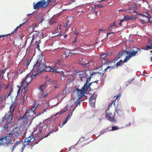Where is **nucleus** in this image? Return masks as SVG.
I'll return each instance as SVG.
<instances>
[{"instance_id": "nucleus-49", "label": "nucleus", "mask_w": 152, "mask_h": 152, "mask_svg": "<svg viewBox=\"0 0 152 152\" xmlns=\"http://www.w3.org/2000/svg\"><path fill=\"white\" fill-rule=\"evenodd\" d=\"M51 0H48V5L50 3H53L54 2V1H53V2H51Z\"/></svg>"}, {"instance_id": "nucleus-53", "label": "nucleus", "mask_w": 152, "mask_h": 152, "mask_svg": "<svg viewBox=\"0 0 152 152\" xmlns=\"http://www.w3.org/2000/svg\"><path fill=\"white\" fill-rule=\"evenodd\" d=\"M125 20H126L125 18V17H124V18L122 20H121L120 21H122V22H123L125 21Z\"/></svg>"}, {"instance_id": "nucleus-19", "label": "nucleus", "mask_w": 152, "mask_h": 152, "mask_svg": "<svg viewBox=\"0 0 152 152\" xmlns=\"http://www.w3.org/2000/svg\"><path fill=\"white\" fill-rule=\"evenodd\" d=\"M7 134L8 135L5 136V138H6V142H7V144H9L12 142V140L11 138V137L12 136H10V135L8 134V133H7Z\"/></svg>"}, {"instance_id": "nucleus-17", "label": "nucleus", "mask_w": 152, "mask_h": 152, "mask_svg": "<svg viewBox=\"0 0 152 152\" xmlns=\"http://www.w3.org/2000/svg\"><path fill=\"white\" fill-rule=\"evenodd\" d=\"M66 77L67 78V82L69 83L73 81L75 79V77L73 74L68 75Z\"/></svg>"}, {"instance_id": "nucleus-33", "label": "nucleus", "mask_w": 152, "mask_h": 152, "mask_svg": "<svg viewBox=\"0 0 152 152\" xmlns=\"http://www.w3.org/2000/svg\"><path fill=\"white\" fill-rule=\"evenodd\" d=\"M11 91L9 92L8 94H7L4 97H2V100L3 101L5 100L7 98L8 96L10 95Z\"/></svg>"}, {"instance_id": "nucleus-43", "label": "nucleus", "mask_w": 152, "mask_h": 152, "mask_svg": "<svg viewBox=\"0 0 152 152\" xmlns=\"http://www.w3.org/2000/svg\"><path fill=\"white\" fill-rule=\"evenodd\" d=\"M146 48L147 49H152V45L149 46L147 45L146 46Z\"/></svg>"}, {"instance_id": "nucleus-2", "label": "nucleus", "mask_w": 152, "mask_h": 152, "mask_svg": "<svg viewBox=\"0 0 152 152\" xmlns=\"http://www.w3.org/2000/svg\"><path fill=\"white\" fill-rule=\"evenodd\" d=\"M37 106L38 105H36L35 104L26 110L25 114L23 116L20 117L19 120L21 121L22 120L24 122V124H26L28 126H29L34 118L43 113L46 110V109H44L42 112L38 113V114L34 116V114H36L35 110L37 108Z\"/></svg>"}, {"instance_id": "nucleus-60", "label": "nucleus", "mask_w": 152, "mask_h": 152, "mask_svg": "<svg viewBox=\"0 0 152 152\" xmlns=\"http://www.w3.org/2000/svg\"><path fill=\"white\" fill-rule=\"evenodd\" d=\"M113 25H114V26H116V24L115 22L113 23Z\"/></svg>"}, {"instance_id": "nucleus-29", "label": "nucleus", "mask_w": 152, "mask_h": 152, "mask_svg": "<svg viewBox=\"0 0 152 152\" xmlns=\"http://www.w3.org/2000/svg\"><path fill=\"white\" fill-rule=\"evenodd\" d=\"M71 24V23L69 22V20H67L66 22L64 24V26L65 27H69Z\"/></svg>"}, {"instance_id": "nucleus-50", "label": "nucleus", "mask_w": 152, "mask_h": 152, "mask_svg": "<svg viewBox=\"0 0 152 152\" xmlns=\"http://www.w3.org/2000/svg\"><path fill=\"white\" fill-rule=\"evenodd\" d=\"M120 110L119 109H118L117 108L116 110L115 111L117 112V113L118 114H119V111Z\"/></svg>"}, {"instance_id": "nucleus-39", "label": "nucleus", "mask_w": 152, "mask_h": 152, "mask_svg": "<svg viewBox=\"0 0 152 152\" xmlns=\"http://www.w3.org/2000/svg\"><path fill=\"white\" fill-rule=\"evenodd\" d=\"M101 57L102 58L105 59L107 58V55L105 54H103L101 55Z\"/></svg>"}, {"instance_id": "nucleus-57", "label": "nucleus", "mask_w": 152, "mask_h": 152, "mask_svg": "<svg viewBox=\"0 0 152 152\" xmlns=\"http://www.w3.org/2000/svg\"><path fill=\"white\" fill-rule=\"evenodd\" d=\"M70 114H69L67 117L66 118V119H67V120H68V119L70 117Z\"/></svg>"}, {"instance_id": "nucleus-27", "label": "nucleus", "mask_w": 152, "mask_h": 152, "mask_svg": "<svg viewBox=\"0 0 152 152\" xmlns=\"http://www.w3.org/2000/svg\"><path fill=\"white\" fill-rule=\"evenodd\" d=\"M31 61V60L28 57V58H27L26 60L25 61V65L26 66H28L29 64H30Z\"/></svg>"}, {"instance_id": "nucleus-28", "label": "nucleus", "mask_w": 152, "mask_h": 152, "mask_svg": "<svg viewBox=\"0 0 152 152\" xmlns=\"http://www.w3.org/2000/svg\"><path fill=\"white\" fill-rule=\"evenodd\" d=\"M47 31L46 30H43L42 31V34L43 37H45L47 36Z\"/></svg>"}, {"instance_id": "nucleus-31", "label": "nucleus", "mask_w": 152, "mask_h": 152, "mask_svg": "<svg viewBox=\"0 0 152 152\" xmlns=\"http://www.w3.org/2000/svg\"><path fill=\"white\" fill-rule=\"evenodd\" d=\"M124 17L126 20H128L133 19V17H130L127 15H126V16H124Z\"/></svg>"}, {"instance_id": "nucleus-46", "label": "nucleus", "mask_w": 152, "mask_h": 152, "mask_svg": "<svg viewBox=\"0 0 152 152\" xmlns=\"http://www.w3.org/2000/svg\"><path fill=\"white\" fill-rule=\"evenodd\" d=\"M8 34H5V35H0V36L1 38V37H6L7 36H8Z\"/></svg>"}, {"instance_id": "nucleus-21", "label": "nucleus", "mask_w": 152, "mask_h": 152, "mask_svg": "<svg viewBox=\"0 0 152 152\" xmlns=\"http://www.w3.org/2000/svg\"><path fill=\"white\" fill-rule=\"evenodd\" d=\"M57 20H56L55 18H52L49 21V23L50 25L52 24L55 25Z\"/></svg>"}, {"instance_id": "nucleus-22", "label": "nucleus", "mask_w": 152, "mask_h": 152, "mask_svg": "<svg viewBox=\"0 0 152 152\" xmlns=\"http://www.w3.org/2000/svg\"><path fill=\"white\" fill-rule=\"evenodd\" d=\"M79 48H77L75 49H71L69 51V53L73 55H75L77 54V51H78V49Z\"/></svg>"}, {"instance_id": "nucleus-37", "label": "nucleus", "mask_w": 152, "mask_h": 152, "mask_svg": "<svg viewBox=\"0 0 152 152\" xmlns=\"http://www.w3.org/2000/svg\"><path fill=\"white\" fill-rule=\"evenodd\" d=\"M39 42H37V44H35L36 48H37L38 50H39V44L40 43V40H39Z\"/></svg>"}, {"instance_id": "nucleus-4", "label": "nucleus", "mask_w": 152, "mask_h": 152, "mask_svg": "<svg viewBox=\"0 0 152 152\" xmlns=\"http://www.w3.org/2000/svg\"><path fill=\"white\" fill-rule=\"evenodd\" d=\"M33 79L32 77L30 75H27L23 79V81L21 83L20 87H23V89L22 90L23 91V94H22L23 96L21 97V99L23 100L24 102L27 99V96H25V93L27 92V88L28 86L29 83L31 82Z\"/></svg>"}, {"instance_id": "nucleus-56", "label": "nucleus", "mask_w": 152, "mask_h": 152, "mask_svg": "<svg viewBox=\"0 0 152 152\" xmlns=\"http://www.w3.org/2000/svg\"><path fill=\"white\" fill-rule=\"evenodd\" d=\"M35 39V35L34 34L32 36V41L33 40H34V39Z\"/></svg>"}, {"instance_id": "nucleus-16", "label": "nucleus", "mask_w": 152, "mask_h": 152, "mask_svg": "<svg viewBox=\"0 0 152 152\" xmlns=\"http://www.w3.org/2000/svg\"><path fill=\"white\" fill-rule=\"evenodd\" d=\"M78 77L81 81H86V80L85 77V75L84 72H80L79 73L78 75Z\"/></svg>"}, {"instance_id": "nucleus-11", "label": "nucleus", "mask_w": 152, "mask_h": 152, "mask_svg": "<svg viewBox=\"0 0 152 152\" xmlns=\"http://www.w3.org/2000/svg\"><path fill=\"white\" fill-rule=\"evenodd\" d=\"M41 1H38L37 3L34 4V8L35 10H38L39 8L42 7L43 8L46 7V5L45 6L46 1L45 0H40Z\"/></svg>"}, {"instance_id": "nucleus-9", "label": "nucleus", "mask_w": 152, "mask_h": 152, "mask_svg": "<svg viewBox=\"0 0 152 152\" xmlns=\"http://www.w3.org/2000/svg\"><path fill=\"white\" fill-rule=\"evenodd\" d=\"M151 11H147L146 12H144L143 14H140V15L142 16L143 19L142 20L145 22H151L152 20L151 17L150 15V12Z\"/></svg>"}, {"instance_id": "nucleus-64", "label": "nucleus", "mask_w": 152, "mask_h": 152, "mask_svg": "<svg viewBox=\"0 0 152 152\" xmlns=\"http://www.w3.org/2000/svg\"><path fill=\"white\" fill-rule=\"evenodd\" d=\"M124 53L123 52H121L120 53V54L121 56Z\"/></svg>"}, {"instance_id": "nucleus-3", "label": "nucleus", "mask_w": 152, "mask_h": 152, "mask_svg": "<svg viewBox=\"0 0 152 152\" xmlns=\"http://www.w3.org/2000/svg\"><path fill=\"white\" fill-rule=\"evenodd\" d=\"M14 109L13 108L12 110L10 111L3 118V121L6 119L7 123L3 127L4 130L5 131H7L8 132L11 130L10 129L12 127V119L13 113Z\"/></svg>"}, {"instance_id": "nucleus-32", "label": "nucleus", "mask_w": 152, "mask_h": 152, "mask_svg": "<svg viewBox=\"0 0 152 152\" xmlns=\"http://www.w3.org/2000/svg\"><path fill=\"white\" fill-rule=\"evenodd\" d=\"M123 62H124V60L123 61L122 60H120L119 62H118L115 65V66L116 67L118 66H120L121 65Z\"/></svg>"}, {"instance_id": "nucleus-35", "label": "nucleus", "mask_w": 152, "mask_h": 152, "mask_svg": "<svg viewBox=\"0 0 152 152\" xmlns=\"http://www.w3.org/2000/svg\"><path fill=\"white\" fill-rule=\"evenodd\" d=\"M112 128V130L113 131V130H118L119 129V127L116 126H112L111 127Z\"/></svg>"}, {"instance_id": "nucleus-58", "label": "nucleus", "mask_w": 152, "mask_h": 152, "mask_svg": "<svg viewBox=\"0 0 152 152\" xmlns=\"http://www.w3.org/2000/svg\"><path fill=\"white\" fill-rule=\"evenodd\" d=\"M105 132L104 131V130L100 132V134H103Z\"/></svg>"}, {"instance_id": "nucleus-18", "label": "nucleus", "mask_w": 152, "mask_h": 152, "mask_svg": "<svg viewBox=\"0 0 152 152\" xmlns=\"http://www.w3.org/2000/svg\"><path fill=\"white\" fill-rule=\"evenodd\" d=\"M6 138L5 137H1L0 138V145H4L5 144L7 145V142L6 140Z\"/></svg>"}, {"instance_id": "nucleus-14", "label": "nucleus", "mask_w": 152, "mask_h": 152, "mask_svg": "<svg viewBox=\"0 0 152 152\" xmlns=\"http://www.w3.org/2000/svg\"><path fill=\"white\" fill-rule=\"evenodd\" d=\"M22 142L21 140H19L17 141L15 143L14 145L11 148L12 151H13L15 149H18L19 148L20 146L21 145V143Z\"/></svg>"}, {"instance_id": "nucleus-59", "label": "nucleus", "mask_w": 152, "mask_h": 152, "mask_svg": "<svg viewBox=\"0 0 152 152\" xmlns=\"http://www.w3.org/2000/svg\"><path fill=\"white\" fill-rule=\"evenodd\" d=\"M122 21H120V22L119 23V24L120 25V26H122Z\"/></svg>"}, {"instance_id": "nucleus-62", "label": "nucleus", "mask_w": 152, "mask_h": 152, "mask_svg": "<svg viewBox=\"0 0 152 152\" xmlns=\"http://www.w3.org/2000/svg\"><path fill=\"white\" fill-rule=\"evenodd\" d=\"M52 131H50L49 133H48V136L50 134V133H52Z\"/></svg>"}, {"instance_id": "nucleus-41", "label": "nucleus", "mask_w": 152, "mask_h": 152, "mask_svg": "<svg viewBox=\"0 0 152 152\" xmlns=\"http://www.w3.org/2000/svg\"><path fill=\"white\" fill-rule=\"evenodd\" d=\"M113 104L114 105H115V101H113V102H112L109 105L108 107H109V108L110 107H111ZM108 109L109 110V109H108Z\"/></svg>"}, {"instance_id": "nucleus-45", "label": "nucleus", "mask_w": 152, "mask_h": 152, "mask_svg": "<svg viewBox=\"0 0 152 152\" xmlns=\"http://www.w3.org/2000/svg\"><path fill=\"white\" fill-rule=\"evenodd\" d=\"M68 120L66 119H65V121H63V123L62 124V126L64 125V124H65L67 121Z\"/></svg>"}, {"instance_id": "nucleus-40", "label": "nucleus", "mask_w": 152, "mask_h": 152, "mask_svg": "<svg viewBox=\"0 0 152 152\" xmlns=\"http://www.w3.org/2000/svg\"><path fill=\"white\" fill-rule=\"evenodd\" d=\"M81 64L83 67L88 66L89 65V64L88 63H82Z\"/></svg>"}, {"instance_id": "nucleus-48", "label": "nucleus", "mask_w": 152, "mask_h": 152, "mask_svg": "<svg viewBox=\"0 0 152 152\" xmlns=\"http://www.w3.org/2000/svg\"><path fill=\"white\" fill-rule=\"evenodd\" d=\"M12 105H13V104H12L11 105H10V110L9 111V112L10 111H11V110H12L13 108H14V107H13V108L12 110H11V109H12Z\"/></svg>"}, {"instance_id": "nucleus-36", "label": "nucleus", "mask_w": 152, "mask_h": 152, "mask_svg": "<svg viewBox=\"0 0 152 152\" xmlns=\"http://www.w3.org/2000/svg\"><path fill=\"white\" fill-rule=\"evenodd\" d=\"M94 95V94L92 95V96H91V98H90V99H89V102L90 103H91V102H92V101H93L94 102H95V99H94L93 98V97Z\"/></svg>"}, {"instance_id": "nucleus-24", "label": "nucleus", "mask_w": 152, "mask_h": 152, "mask_svg": "<svg viewBox=\"0 0 152 152\" xmlns=\"http://www.w3.org/2000/svg\"><path fill=\"white\" fill-rule=\"evenodd\" d=\"M39 73H40V72L38 70H37V71L34 72L30 75L32 77L33 79H34L36 77V76L38 75Z\"/></svg>"}, {"instance_id": "nucleus-44", "label": "nucleus", "mask_w": 152, "mask_h": 152, "mask_svg": "<svg viewBox=\"0 0 152 152\" xmlns=\"http://www.w3.org/2000/svg\"><path fill=\"white\" fill-rule=\"evenodd\" d=\"M56 65L58 66L60 65L61 64L60 61H57V63L55 64Z\"/></svg>"}, {"instance_id": "nucleus-7", "label": "nucleus", "mask_w": 152, "mask_h": 152, "mask_svg": "<svg viewBox=\"0 0 152 152\" xmlns=\"http://www.w3.org/2000/svg\"><path fill=\"white\" fill-rule=\"evenodd\" d=\"M47 86L48 85H47V81L45 82L44 84H42L39 86V98H44L48 96V93L45 94L43 95V91Z\"/></svg>"}, {"instance_id": "nucleus-1", "label": "nucleus", "mask_w": 152, "mask_h": 152, "mask_svg": "<svg viewBox=\"0 0 152 152\" xmlns=\"http://www.w3.org/2000/svg\"><path fill=\"white\" fill-rule=\"evenodd\" d=\"M84 72L86 78L87 79L86 82L84 84V85L82 87L81 89L77 88L75 90L78 94V96H79L78 99H81L85 96V94L88 91L89 87L92 88V89L94 90H96L99 88L97 86L98 82L99 81L98 80L89 83L91 78L94 77L95 76L103 75V73L99 72H96L91 73V71L89 70H86Z\"/></svg>"}, {"instance_id": "nucleus-63", "label": "nucleus", "mask_w": 152, "mask_h": 152, "mask_svg": "<svg viewBox=\"0 0 152 152\" xmlns=\"http://www.w3.org/2000/svg\"><path fill=\"white\" fill-rule=\"evenodd\" d=\"M140 0H134V1L138 2Z\"/></svg>"}, {"instance_id": "nucleus-10", "label": "nucleus", "mask_w": 152, "mask_h": 152, "mask_svg": "<svg viewBox=\"0 0 152 152\" xmlns=\"http://www.w3.org/2000/svg\"><path fill=\"white\" fill-rule=\"evenodd\" d=\"M35 138H34L33 136L30 135L28 137L25 139L24 144L23 145L21 149L22 152H23L26 146L29 145L30 142L33 141L35 139Z\"/></svg>"}, {"instance_id": "nucleus-26", "label": "nucleus", "mask_w": 152, "mask_h": 152, "mask_svg": "<svg viewBox=\"0 0 152 152\" xmlns=\"http://www.w3.org/2000/svg\"><path fill=\"white\" fill-rule=\"evenodd\" d=\"M135 7H132L129 8L126 10L128 12L132 13L135 12Z\"/></svg>"}, {"instance_id": "nucleus-51", "label": "nucleus", "mask_w": 152, "mask_h": 152, "mask_svg": "<svg viewBox=\"0 0 152 152\" xmlns=\"http://www.w3.org/2000/svg\"><path fill=\"white\" fill-rule=\"evenodd\" d=\"M114 26L113 23H111L110 25V28H112Z\"/></svg>"}, {"instance_id": "nucleus-25", "label": "nucleus", "mask_w": 152, "mask_h": 152, "mask_svg": "<svg viewBox=\"0 0 152 152\" xmlns=\"http://www.w3.org/2000/svg\"><path fill=\"white\" fill-rule=\"evenodd\" d=\"M62 69L60 70V71L61 72H60L59 73H60V75H61V79H63L64 80H65V77H67V75L66 74H65L64 72H63L62 70Z\"/></svg>"}, {"instance_id": "nucleus-52", "label": "nucleus", "mask_w": 152, "mask_h": 152, "mask_svg": "<svg viewBox=\"0 0 152 152\" xmlns=\"http://www.w3.org/2000/svg\"><path fill=\"white\" fill-rule=\"evenodd\" d=\"M103 7V6L101 4L99 5L98 6V7H99V8H101Z\"/></svg>"}, {"instance_id": "nucleus-20", "label": "nucleus", "mask_w": 152, "mask_h": 152, "mask_svg": "<svg viewBox=\"0 0 152 152\" xmlns=\"http://www.w3.org/2000/svg\"><path fill=\"white\" fill-rule=\"evenodd\" d=\"M48 81H49L50 83V84H56L57 83L58 80L57 79H53L50 78H49V79H48Z\"/></svg>"}, {"instance_id": "nucleus-38", "label": "nucleus", "mask_w": 152, "mask_h": 152, "mask_svg": "<svg viewBox=\"0 0 152 152\" xmlns=\"http://www.w3.org/2000/svg\"><path fill=\"white\" fill-rule=\"evenodd\" d=\"M115 66H107L105 69H104V70L106 71L107 69H113L114 68H115Z\"/></svg>"}, {"instance_id": "nucleus-8", "label": "nucleus", "mask_w": 152, "mask_h": 152, "mask_svg": "<svg viewBox=\"0 0 152 152\" xmlns=\"http://www.w3.org/2000/svg\"><path fill=\"white\" fill-rule=\"evenodd\" d=\"M22 131H22H21L20 128L16 127L10 130L8 132V134L10 135V136H12L14 135L18 136L22 134Z\"/></svg>"}, {"instance_id": "nucleus-54", "label": "nucleus", "mask_w": 152, "mask_h": 152, "mask_svg": "<svg viewBox=\"0 0 152 152\" xmlns=\"http://www.w3.org/2000/svg\"><path fill=\"white\" fill-rule=\"evenodd\" d=\"M114 32H110V33H108L107 34V36H108V35L110 34H114Z\"/></svg>"}, {"instance_id": "nucleus-6", "label": "nucleus", "mask_w": 152, "mask_h": 152, "mask_svg": "<svg viewBox=\"0 0 152 152\" xmlns=\"http://www.w3.org/2000/svg\"><path fill=\"white\" fill-rule=\"evenodd\" d=\"M105 113L106 114L105 118L107 120L113 122H116L114 112H111L109 111L108 109V110H107L105 111Z\"/></svg>"}, {"instance_id": "nucleus-34", "label": "nucleus", "mask_w": 152, "mask_h": 152, "mask_svg": "<svg viewBox=\"0 0 152 152\" xmlns=\"http://www.w3.org/2000/svg\"><path fill=\"white\" fill-rule=\"evenodd\" d=\"M75 90H74V91L75 92H77L76 91H75ZM77 96H78V99H77V101H78V102L77 103V104H76V105L75 106V108L76 107H77L78 106V105H80V99H78V98H79V96H78V94H77Z\"/></svg>"}, {"instance_id": "nucleus-23", "label": "nucleus", "mask_w": 152, "mask_h": 152, "mask_svg": "<svg viewBox=\"0 0 152 152\" xmlns=\"http://www.w3.org/2000/svg\"><path fill=\"white\" fill-rule=\"evenodd\" d=\"M47 119L45 120V121H44L43 122V124L45 125H46L45 126H44V127H45V128L44 129V130H43V128H42V129L40 130V133H43L44 132V130L45 129H46V128L48 127L47 126Z\"/></svg>"}, {"instance_id": "nucleus-30", "label": "nucleus", "mask_w": 152, "mask_h": 152, "mask_svg": "<svg viewBox=\"0 0 152 152\" xmlns=\"http://www.w3.org/2000/svg\"><path fill=\"white\" fill-rule=\"evenodd\" d=\"M24 23H23L22 24H20V25L19 26H18L15 29H14L13 31L11 33V34H13L17 32L18 31V29L19 28L20 26H21Z\"/></svg>"}, {"instance_id": "nucleus-42", "label": "nucleus", "mask_w": 152, "mask_h": 152, "mask_svg": "<svg viewBox=\"0 0 152 152\" xmlns=\"http://www.w3.org/2000/svg\"><path fill=\"white\" fill-rule=\"evenodd\" d=\"M106 30L105 29H99V32H98V34L99 35L101 32H103V31Z\"/></svg>"}, {"instance_id": "nucleus-13", "label": "nucleus", "mask_w": 152, "mask_h": 152, "mask_svg": "<svg viewBox=\"0 0 152 152\" xmlns=\"http://www.w3.org/2000/svg\"><path fill=\"white\" fill-rule=\"evenodd\" d=\"M48 68H50L49 70H48V72H56L57 73H59L60 71V70L61 69L57 68L56 66H54L53 67L48 66Z\"/></svg>"}, {"instance_id": "nucleus-5", "label": "nucleus", "mask_w": 152, "mask_h": 152, "mask_svg": "<svg viewBox=\"0 0 152 152\" xmlns=\"http://www.w3.org/2000/svg\"><path fill=\"white\" fill-rule=\"evenodd\" d=\"M138 52V49L135 47L131 49L128 51H126V52L128 55L126 56L124 59V62H127V60H129L132 57L135 56Z\"/></svg>"}, {"instance_id": "nucleus-47", "label": "nucleus", "mask_w": 152, "mask_h": 152, "mask_svg": "<svg viewBox=\"0 0 152 152\" xmlns=\"http://www.w3.org/2000/svg\"><path fill=\"white\" fill-rule=\"evenodd\" d=\"M47 137H48V134H45V136L44 137H43L41 139H40L38 141V142H39L40 140L42 139L43 138Z\"/></svg>"}, {"instance_id": "nucleus-12", "label": "nucleus", "mask_w": 152, "mask_h": 152, "mask_svg": "<svg viewBox=\"0 0 152 152\" xmlns=\"http://www.w3.org/2000/svg\"><path fill=\"white\" fill-rule=\"evenodd\" d=\"M47 66L44 63L41 64L40 65L37 66L36 68H35L34 69H37L40 72V73L42 72L46 71Z\"/></svg>"}, {"instance_id": "nucleus-55", "label": "nucleus", "mask_w": 152, "mask_h": 152, "mask_svg": "<svg viewBox=\"0 0 152 152\" xmlns=\"http://www.w3.org/2000/svg\"><path fill=\"white\" fill-rule=\"evenodd\" d=\"M9 87V85L8 84L7 85H5V88L7 89Z\"/></svg>"}, {"instance_id": "nucleus-61", "label": "nucleus", "mask_w": 152, "mask_h": 152, "mask_svg": "<svg viewBox=\"0 0 152 152\" xmlns=\"http://www.w3.org/2000/svg\"><path fill=\"white\" fill-rule=\"evenodd\" d=\"M96 7H95V6L94 7L92 8V10H94H94H95L96 9Z\"/></svg>"}, {"instance_id": "nucleus-15", "label": "nucleus", "mask_w": 152, "mask_h": 152, "mask_svg": "<svg viewBox=\"0 0 152 152\" xmlns=\"http://www.w3.org/2000/svg\"><path fill=\"white\" fill-rule=\"evenodd\" d=\"M44 63V62L43 61L42 57L41 56H39L37 59L36 63L34 65L33 69L34 70L35 68H36L37 66L41 64Z\"/></svg>"}]
</instances>
